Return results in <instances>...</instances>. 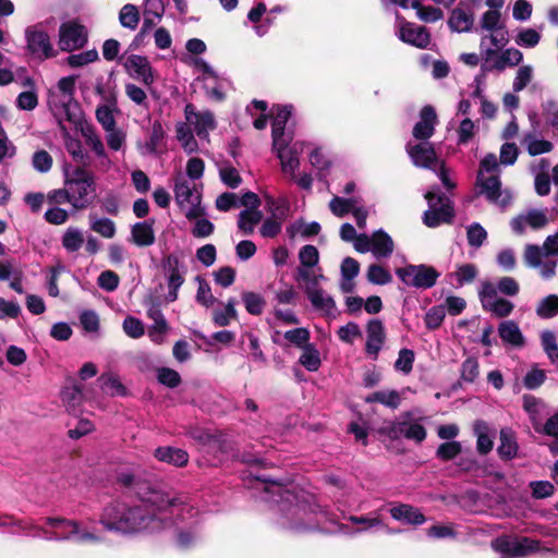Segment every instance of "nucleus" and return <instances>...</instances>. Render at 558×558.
<instances>
[{
	"mask_svg": "<svg viewBox=\"0 0 558 558\" xmlns=\"http://www.w3.org/2000/svg\"><path fill=\"white\" fill-rule=\"evenodd\" d=\"M134 490L140 505L116 501L104 509L100 523L106 530L123 534L155 533L170 527L173 517L192 515L193 507L187 498L165 486L138 482Z\"/></svg>",
	"mask_w": 558,
	"mask_h": 558,
	"instance_id": "1",
	"label": "nucleus"
},
{
	"mask_svg": "<svg viewBox=\"0 0 558 558\" xmlns=\"http://www.w3.org/2000/svg\"><path fill=\"white\" fill-rule=\"evenodd\" d=\"M265 492L280 496V524L283 527L300 532L315 526L313 521L315 511L304 502L299 501L292 493L283 492L281 486L275 483L267 486Z\"/></svg>",
	"mask_w": 558,
	"mask_h": 558,
	"instance_id": "2",
	"label": "nucleus"
},
{
	"mask_svg": "<svg viewBox=\"0 0 558 558\" xmlns=\"http://www.w3.org/2000/svg\"><path fill=\"white\" fill-rule=\"evenodd\" d=\"M185 122H179L175 126L177 138L183 149L192 154L198 149L197 142L192 130L199 138H207L208 133L216 128L213 112L209 110H197L192 104L184 108Z\"/></svg>",
	"mask_w": 558,
	"mask_h": 558,
	"instance_id": "3",
	"label": "nucleus"
},
{
	"mask_svg": "<svg viewBox=\"0 0 558 558\" xmlns=\"http://www.w3.org/2000/svg\"><path fill=\"white\" fill-rule=\"evenodd\" d=\"M64 180L70 192V205L73 210H84L94 203L97 186L93 172L83 167H74L65 170Z\"/></svg>",
	"mask_w": 558,
	"mask_h": 558,
	"instance_id": "4",
	"label": "nucleus"
},
{
	"mask_svg": "<svg viewBox=\"0 0 558 558\" xmlns=\"http://www.w3.org/2000/svg\"><path fill=\"white\" fill-rule=\"evenodd\" d=\"M45 524L56 530V533L46 536L47 541H72L77 544H98L102 541L94 526H88L81 521L48 517L45 519Z\"/></svg>",
	"mask_w": 558,
	"mask_h": 558,
	"instance_id": "5",
	"label": "nucleus"
},
{
	"mask_svg": "<svg viewBox=\"0 0 558 558\" xmlns=\"http://www.w3.org/2000/svg\"><path fill=\"white\" fill-rule=\"evenodd\" d=\"M524 262L527 267L537 268L543 279H551L558 264V231L548 235L543 246L527 244L524 248Z\"/></svg>",
	"mask_w": 558,
	"mask_h": 558,
	"instance_id": "6",
	"label": "nucleus"
},
{
	"mask_svg": "<svg viewBox=\"0 0 558 558\" xmlns=\"http://www.w3.org/2000/svg\"><path fill=\"white\" fill-rule=\"evenodd\" d=\"M75 81L74 75L63 77L49 92L48 104L53 113L69 121H76L77 105L73 101Z\"/></svg>",
	"mask_w": 558,
	"mask_h": 558,
	"instance_id": "7",
	"label": "nucleus"
},
{
	"mask_svg": "<svg viewBox=\"0 0 558 558\" xmlns=\"http://www.w3.org/2000/svg\"><path fill=\"white\" fill-rule=\"evenodd\" d=\"M173 190L175 201L187 219L197 218L204 214L201 207V189L196 182L189 181L182 173H179L174 178Z\"/></svg>",
	"mask_w": 558,
	"mask_h": 558,
	"instance_id": "8",
	"label": "nucleus"
},
{
	"mask_svg": "<svg viewBox=\"0 0 558 558\" xmlns=\"http://www.w3.org/2000/svg\"><path fill=\"white\" fill-rule=\"evenodd\" d=\"M425 198L428 203V209L423 215V222L427 227L435 228L451 220L453 208L447 196L428 191L425 194Z\"/></svg>",
	"mask_w": 558,
	"mask_h": 558,
	"instance_id": "9",
	"label": "nucleus"
},
{
	"mask_svg": "<svg viewBox=\"0 0 558 558\" xmlns=\"http://www.w3.org/2000/svg\"><path fill=\"white\" fill-rule=\"evenodd\" d=\"M396 274L404 284L417 289L434 287L439 277V272L434 267L424 264L398 268Z\"/></svg>",
	"mask_w": 558,
	"mask_h": 558,
	"instance_id": "10",
	"label": "nucleus"
},
{
	"mask_svg": "<svg viewBox=\"0 0 558 558\" xmlns=\"http://www.w3.org/2000/svg\"><path fill=\"white\" fill-rule=\"evenodd\" d=\"M492 548L501 554L500 558H521L539 549V542L523 538L501 536L492 542Z\"/></svg>",
	"mask_w": 558,
	"mask_h": 558,
	"instance_id": "11",
	"label": "nucleus"
},
{
	"mask_svg": "<svg viewBox=\"0 0 558 558\" xmlns=\"http://www.w3.org/2000/svg\"><path fill=\"white\" fill-rule=\"evenodd\" d=\"M395 248L391 236L383 230L375 231L372 235L361 233L355 243L359 253L371 252L376 258L389 257Z\"/></svg>",
	"mask_w": 558,
	"mask_h": 558,
	"instance_id": "12",
	"label": "nucleus"
},
{
	"mask_svg": "<svg viewBox=\"0 0 558 558\" xmlns=\"http://www.w3.org/2000/svg\"><path fill=\"white\" fill-rule=\"evenodd\" d=\"M272 147L280 160L281 171L290 179H295L304 144L301 142L292 143V141L278 142L276 140V143H272Z\"/></svg>",
	"mask_w": 558,
	"mask_h": 558,
	"instance_id": "13",
	"label": "nucleus"
},
{
	"mask_svg": "<svg viewBox=\"0 0 558 558\" xmlns=\"http://www.w3.org/2000/svg\"><path fill=\"white\" fill-rule=\"evenodd\" d=\"M478 298L483 308L499 318L509 316L514 307L512 302L498 296L497 289L490 281L481 283Z\"/></svg>",
	"mask_w": 558,
	"mask_h": 558,
	"instance_id": "14",
	"label": "nucleus"
},
{
	"mask_svg": "<svg viewBox=\"0 0 558 558\" xmlns=\"http://www.w3.org/2000/svg\"><path fill=\"white\" fill-rule=\"evenodd\" d=\"M25 40L26 49L33 57L46 60L56 56L49 35L38 25L25 29Z\"/></svg>",
	"mask_w": 558,
	"mask_h": 558,
	"instance_id": "15",
	"label": "nucleus"
},
{
	"mask_svg": "<svg viewBox=\"0 0 558 558\" xmlns=\"http://www.w3.org/2000/svg\"><path fill=\"white\" fill-rule=\"evenodd\" d=\"M390 434L395 438L404 437L417 444L426 438V429L418 420L412 417L410 412H407L395 421L390 427Z\"/></svg>",
	"mask_w": 558,
	"mask_h": 558,
	"instance_id": "16",
	"label": "nucleus"
},
{
	"mask_svg": "<svg viewBox=\"0 0 558 558\" xmlns=\"http://www.w3.org/2000/svg\"><path fill=\"white\" fill-rule=\"evenodd\" d=\"M477 182L481 186V193H483L489 202L502 208L511 203L512 195L508 190H501V182L498 174L485 177L484 173L480 171Z\"/></svg>",
	"mask_w": 558,
	"mask_h": 558,
	"instance_id": "17",
	"label": "nucleus"
},
{
	"mask_svg": "<svg viewBox=\"0 0 558 558\" xmlns=\"http://www.w3.org/2000/svg\"><path fill=\"white\" fill-rule=\"evenodd\" d=\"M87 41L85 27L75 21L62 23L59 28V47L63 51H72Z\"/></svg>",
	"mask_w": 558,
	"mask_h": 558,
	"instance_id": "18",
	"label": "nucleus"
},
{
	"mask_svg": "<svg viewBox=\"0 0 558 558\" xmlns=\"http://www.w3.org/2000/svg\"><path fill=\"white\" fill-rule=\"evenodd\" d=\"M407 151L414 166L420 168L436 171V166L441 161L438 159L433 144L426 141L417 144L409 143Z\"/></svg>",
	"mask_w": 558,
	"mask_h": 558,
	"instance_id": "19",
	"label": "nucleus"
},
{
	"mask_svg": "<svg viewBox=\"0 0 558 558\" xmlns=\"http://www.w3.org/2000/svg\"><path fill=\"white\" fill-rule=\"evenodd\" d=\"M548 223V217L546 210L530 209L510 221L511 229L518 234H523L526 227L533 230H539Z\"/></svg>",
	"mask_w": 558,
	"mask_h": 558,
	"instance_id": "20",
	"label": "nucleus"
},
{
	"mask_svg": "<svg viewBox=\"0 0 558 558\" xmlns=\"http://www.w3.org/2000/svg\"><path fill=\"white\" fill-rule=\"evenodd\" d=\"M488 35H484L481 39V52L486 61H493L498 51L508 43V33L504 28L488 31Z\"/></svg>",
	"mask_w": 558,
	"mask_h": 558,
	"instance_id": "21",
	"label": "nucleus"
},
{
	"mask_svg": "<svg viewBox=\"0 0 558 558\" xmlns=\"http://www.w3.org/2000/svg\"><path fill=\"white\" fill-rule=\"evenodd\" d=\"M398 36L402 41L417 48H426L430 41V36L427 29L424 26L413 23L401 24Z\"/></svg>",
	"mask_w": 558,
	"mask_h": 558,
	"instance_id": "22",
	"label": "nucleus"
},
{
	"mask_svg": "<svg viewBox=\"0 0 558 558\" xmlns=\"http://www.w3.org/2000/svg\"><path fill=\"white\" fill-rule=\"evenodd\" d=\"M437 114L432 106H425L420 112V120L413 128V136L420 141H426L432 137L437 124Z\"/></svg>",
	"mask_w": 558,
	"mask_h": 558,
	"instance_id": "23",
	"label": "nucleus"
},
{
	"mask_svg": "<svg viewBox=\"0 0 558 558\" xmlns=\"http://www.w3.org/2000/svg\"><path fill=\"white\" fill-rule=\"evenodd\" d=\"M291 113L292 106L290 105H278L274 107L272 143H276V140H278V142L292 141V136L284 133L286 123Z\"/></svg>",
	"mask_w": 558,
	"mask_h": 558,
	"instance_id": "24",
	"label": "nucleus"
},
{
	"mask_svg": "<svg viewBox=\"0 0 558 558\" xmlns=\"http://www.w3.org/2000/svg\"><path fill=\"white\" fill-rule=\"evenodd\" d=\"M202 83L206 95L217 101H220L226 96L228 82L219 80L217 72H203L202 76L197 78Z\"/></svg>",
	"mask_w": 558,
	"mask_h": 558,
	"instance_id": "25",
	"label": "nucleus"
},
{
	"mask_svg": "<svg viewBox=\"0 0 558 558\" xmlns=\"http://www.w3.org/2000/svg\"><path fill=\"white\" fill-rule=\"evenodd\" d=\"M384 340L385 330L383 323L378 319H372L367 325L366 352L376 359Z\"/></svg>",
	"mask_w": 558,
	"mask_h": 558,
	"instance_id": "26",
	"label": "nucleus"
},
{
	"mask_svg": "<svg viewBox=\"0 0 558 558\" xmlns=\"http://www.w3.org/2000/svg\"><path fill=\"white\" fill-rule=\"evenodd\" d=\"M523 408L529 414L534 429L538 433H543V418L546 414L545 404L535 397L524 396Z\"/></svg>",
	"mask_w": 558,
	"mask_h": 558,
	"instance_id": "27",
	"label": "nucleus"
},
{
	"mask_svg": "<svg viewBox=\"0 0 558 558\" xmlns=\"http://www.w3.org/2000/svg\"><path fill=\"white\" fill-rule=\"evenodd\" d=\"M389 512L395 520L409 524L420 525L426 521L424 514L417 508L405 504L390 508Z\"/></svg>",
	"mask_w": 558,
	"mask_h": 558,
	"instance_id": "28",
	"label": "nucleus"
},
{
	"mask_svg": "<svg viewBox=\"0 0 558 558\" xmlns=\"http://www.w3.org/2000/svg\"><path fill=\"white\" fill-rule=\"evenodd\" d=\"M311 304L316 311L322 312L327 316H335L336 303L332 296L325 292L322 288L308 291L306 293Z\"/></svg>",
	"mask_w": 558,
	"mask_h": 558,
	"instance_id": "29",
	"label": "nucleus"
},
{
	"mask_svg": "<svg viewBox=\"0 0 558 558\" xmlns=\"http://www.w3.org/2000/svg\"><path fill=\"white\" fill-rule=\"evenodd\" d=\"M326 278L320 272L319 268L316 267H298L295 271V280L301 283L305 293H308L311 290H315L319 287L320 281H324Z\"/></svg>",
	"mask_w": 558,
	"mask_h": 558,
	"instance_id": "30",
	"label": "nucleus"
},
{
	"mask_svg": "<svg viewBox=\"0 0 558 558\" xmlns=\"http://www.w3.org/2000/svg\"><path fill=\"white\" fill-rule=\"evenodd\" d=\"M155 458L160 462L171 464L173 466H184L189 462V453L180 448L159 447L155 450Z\"/></svg>",
	"mask_w": 558,
	"mask_h": 558,
	"instance_id": "31",
	"label": "nucleus"
},
{
	"mask_svg": "<svg viewBox=\"0 0 558 558\" xmlns=\"http://www.w3.org/2000/svg\"><path fill=\"white\" fill-rule=\"evenodd\" d=\"M498 333L505 343L517 348L524 345V337L519 328V325L513 320H504L500 323L498 326Z\"/></svg>",
	"mask_w": 558,
	"mask_h": 558,
	"instance_id": "32",
	"label": "nucleus"
},
{
	"mask_svg": "<svg viewBox=\"0 0 558 558\" xmlns=\"http://www.w3.org/2000/svg\"><path fill=\"white\" fill-rule=\"evenodd\" d=\"M101 390L111 397L126 396V388L121 383L120 378L113 373H105L97 379Z\"/></svg>",
	"mask_w": 558,
	"mask_h": 558,
	"instance_id": "33",
	"label": "nucleus"
},
{
	"mask_svg": "<svg viewBox=\"0 0 558 558\" xmlns=\"http://www.w3.org/2000/svg\"><path fill=\"white\" fill-rule=\"evenodd\" d=\"M186 50L194 54L189 58L187 64L194 66L195 70H210V66L198 56L206 51V44L198 38L189 39L185 45Z\"/></svg>",
	"mask_w": 558,
	"mask_h": 558,
	"instance_id": "34",
	"label": "nucleus"
},
{
	"mask_svg": "<svg viewBox=\"0 0 558 558\" xmlns=\"http://www.w3.org/2000/svg\"><path fill=\"white\" fill-rule=\"evenodd\" d=\"M165 13V4L162 0H146L144 3V26L150 28L161 20Z\"/></svg>",
	"mask_w": 558,
	"mask_h": 558,
	"instance_id": "35",
	"label": "nucleus"
},
{
	"mask_svg": "<svg viewBox=\"0 0 558 558\" xmlns=\"http://www.w3.org/2000/svg\"><path fill=\"white\" fill-rule=\"evenodd\" d=\"M401 392L397 390H379L365 398L367 403L378 402L391 409H397L401 403Z\"/></svg>",
	"mask_w": 558,
	"mask_h": 558,
	"instance_id": "36",
	"label": "nucleus"
},
{
	"mask_svg": "<svg viewBox=\"0 0 558 558\" xmlns=\"http://www.w3.org/2000/svg\"><path fill=\"white\" fill-rule=\"evenodd\" d=\"M448 24L456 32H468L473 25V14L457 8L452 10Z\"/></svg>",
	"mask_w": 558,
	"mask_h": 558,
	"instance_id": "37",
	"label": "nucleus"
},
{
	"mask_svg": "<svg viewBox=\"0 0 558 558\" xmlns=\"http://www.w3.org/2000/svg\"><path fill=\"white\" fill-rule=\"evenodd\" d=\"M132 239L138 246H149L155 242V234L150 223L138 222L132 228Z\"/></svg>",
	"mask_w": 558,
	"mask_h": 558,
	"instance_id": "38",
	"label": "nucleus"
},
{
	"mask_svg": "<svg viewBox=\"0 0 558 558\" xmlns=\"http://www.w3.org/2000/svg\"><path fill=\"white\" fill-rule=\"evenodd\" d=\"M287 231L291 239L296 236L306 239L318 234L320 231V225L316 221L306 222L304 220H298L292 223Z\"/></svg>",
	"mask_w": 558,
	"mask_h": 558,
	"instance_id": "39",
	"label": "nucleus"
},
{
	"mask_svg": "<svg viewBox=\"0 0 558 558\" xmlns=\"http://www.w3.org/2000/svg\"><path fill=\"white\" fill-rule=\"evenodd\" d=\"M81 132L86 145L90 147L95 155L99 158L106 159V149L96 130L90 125H86L81 129Z\"/></svg>",
	"mask_w": 558,
	"mask_h": 558,
	"instance_id": "40",
	"label": "nucleus"
},
{
	"mask_svg": "<svg viewBox=\"0 0 558 558\" xmlns=\"http://www.w3.org/2000/svg\"><path fill=\"white\" fill-rule=\"evenodd\" d=\"M61 243L66 252H77L84 243L82 230L76 227H69L62 235Z\"/></svg>",
	"mask_w": 558,
	"mask_h": 558,
	"instance_id": "41",
	"label": "nucleus"
},
{
	"mask_svg": "<svg viewBox=\"0 0 558 558\" xmlns=\"http://www.w3.org/2000/svg\"><path fill=\"white\" fill-rule=\"evenodd\" d=\"M299 362L308 372H316L320 367L322 360L318 350L314 344H307L302 349Z\"/></svg>",
	"mask_w": 558,
	"mask_h": 558,
	"instance_id": "42",
	"label": "nucleus"
},
{
	"mask_svg": "<svg viewBox=\"0 0 558 558\" xmlns=\"http://www.w3.org/2000/svg\"><path fill=\"white\" fill-rule=\"evenodd\" d=\"M90 229L106 239H112L116 235V223L109 218H100L89 215Z\"/></svg>",
	"mask_w": 558,
	"mask_h": 558,
	"instance_id": "43",
	"label": "nucleus"
},
{
	"mask_svg": "<svg viewBox=\"0 0 558 558\" xmlns=\"http://www.w3.org/2000/svg\"><path fill=\"white\" fill-rule=\"evenodd\" d=\"M61 400L69 409H75L83 400V387L77 383L66 386L61 391Z\"/></svg>",
	"mask_w": 558,
	"mask_h": 558,
	"instance_id": "44",
	"label": "nucleus"
},
{
	"mask_svg": "<svg viewBox=\"0 0 558 558\" xmlns=\"http://www.w3.org/2000/svg\"><path fill=\"white\" fill-rule=\"evenodd\" d=\"M522 143L532 156L549 153L554 147L549 141L537 138L532 133L525 134Z\"/></svg>",
	"mask_w": 558,
	"mask_h": 558,
	"instance_id": "45",
	"label": "nucleus"
},
{
	"mask_svg": "<svg viewBox=\"0 0 558 558\" xmlns=\"http://www.w3.org/2000/svg\"><path fill=\"white\" fill-rule=\"evenodd\" d=\"M262 220V213L254 209H244L239 215L238 226L245 234H252Z\"/></svg>",
	"mask_w": 558,
	"mask_h": 558,
	"instance_id": "46",
	"label": "nucleus"
},
{
	"mask_svg": "<svg viewBox=\"0 0 558 558\" xmlns=\"http://www.w3.org/2000/svg\"><path fill=\"white\" fill-rule=\"evenodd\" d=\"M536 315L543 319H548L558 315V295L549 294L543 298L536 306Z\"/></svg>",
	"mask_w": 558,
	"mask_h": 558,
	"instance_id": "47",
	"label": "nucleus"
},
{
	"mask_svg": "<svg viewBox=\"0 0 558 558\" xmlns=\"http://www.w3.org/2000/svg\"><path fill=\"white\" fill-rule=\"evenodd\" d=\"M235 300L230 299L226 304L225 310H216L213 313V320L216 326L225 327L228 326L231 320L236 319L238 312L235 310Z\"/></svg>",
	"mask_w": 558,
	"mask_h": 558,
	"instance_id": "48",
	"label": "nucleus"
},
{
	"mask_svg": "<svg viewBox=\"0 0 558 558\" xmlns=\"http://www.w3.org/2000/svg\"><path fill=\"white\" fill-rule=\"evenodd\" d=\"M478 275V269L473 264H462L457 267V270L451 274L458 287H462L466 283H471L475 280Z\"/></svg>",
	"mask_w": 558,
	"mask_h": 558,
	"instance_id": "49",
	"label": "nucleus"
},
{
	"mask_svg": "<svg viewBox=\"0 0 558 558\" xmlns=\"http://www.w3.org/2000/svg\"><path fill=\"white\" fill-rule=\"evenodd\" d=\"M474 433L477 437L476 449L481 454H486L493 449V438L487 433V425L484 422H476Z\"/></svg>",
	"mask_w": 558,
	"mask_h": 558,
	"instance_id": "50",
	"label": "nucleus"
},
{
	"mask_svg": "<svg viewBox=\"0 0 558 558\" xmlns=\"http://www.w3.org/2000/svg\"><path fill=\"white\" fill-rule=\"evenodd\" d=\"M165 267L169 271V288L179 289L184 282L182 272L179 269V258L177 256H168L165 262Z\"/></svg>",
	"mask_w": 558,
	"mask_h": 558,
	"instance_id": "51",
	"label": "nucleus"
},
{
	"mask_svg": "<svg viewBox=\"0 0 558 558\" xmlns=\"http://www.w3.org/2000/svg\"><path fill=\"white\" fill-rule=\"evenodd\" d=\"M120 24L131 31L136 29L140 23V12L134 4H125L119 13Z\"/></svg>",
	"mask_w": 558,
	"mask_h": 558,
	"instance_id": "52",
	"label": "nucleus"
},
{
	"mask_svg": "<svg viewBox=\"0 0 558 558\" xmlns=\"http://www.w3.org/2000/svg\"><path fill=\"white\" fill-rule=\"evenodd\" d=\"M498 452L501 458L512 459L518 452V445L514 440L513 435L509 430L500 432V445Z\"/></svg>",
	"mask_w": 558,
	"mask_h": 558,
	"instance_id": "53",
	"label": "nucleus"
},
{
	"mask_svg": "<svg viewBox=\"0 0 558 558\" xmlns=\"http://www.w3.org/2000/svg\"><path fill=\"white\" fill-rule=\"evenodd\" d=\"M356 198H342L335 196L329 203V209L337 217H344L348 213H351L354 206L357 204Z\"/></svg>",
	"mask_w": 558,
	"mask_h": 558,
	"instance_id": "54",
	"label": "nucleus"
},
{
	"mask_svg": "<svg viewBox=\"0 0 558 558\" xmlns=\"http://www.w3.org/2000/svg\"><path fill=\"white\" fill-rule=\"evenodd\" d=\"M541 32L535 28H523L518 32L515 43L523 48H534L541 41Z\"/></svg>",
	"mask_w": 558,
	"mask_h": 558,
	"instance_id": "55",
	"label": "nucleus"
},
{
	"mask_svg": "<svg viewBox=\"0 0 558 558\" xmlns=\"http://www.w3.org/2000/svg\"><path fill=\"white\" fill-rule=\"evenodd\" d=\"M541 342L550 362L556 363L558 361V344L554 332L550 330L542 331Z\"/></svg>",
	"mask_w": 558,
	"mask_h": 558,
	"instance_id": "56",
	"label": "nucleus"
},
{
	"mask_svg": "<svg viewBox=\"0 0 558 558\" xmlns=\"http://www.w3.org/2000/svg\"><path fill=\"white\" fill-rule=\"evenodd\" d=\"M366 278L374 284H387L392 280L390 272L380 265L372 264L367 268Z\"/></svg>",
	"mask_w": 558,
	"mask_h": 558,
	"instance_id": "57",
	"label": "nucleus"
},
{
	"mask_svg": "<svg viewBox=\"0 0 558 558\" xmlns=\"http://www.w3.org/2000/svg\"><path fill=\"white\" fill-rule=\"evenodd\" d=\"M299 267H316L319 262V253L318 250L314 245H304L299 251Z\"/></svg>",
	"mask_w": 558,
	"mask_h": 558,
	"instance_id": "58",
	"label": "nucleus"
},
{
	"mask_svg": "<svg viewBox=\"0 0 558 558\" xmlns=\"http://www.w3.org/2000/svg\"><path fill=\"white\" fill-rule=\"evenodd\" d=\"M98 59V52L96 49L82 51L78 53L71 54L66 58L68 65L71 68L85 66Z\"/></svg>",
	"mask_w": 558,
	"mask_h": 558,
	"instance_id": "59",
	"label": "nucleus"
},
{
	"mask_svg": "<svg viewBox=\"0 0 558 558\" xmlns=\"http://www.w3.org/2000/svg\"><path fill=\"white\" fill-rule=\"evenodd\" d=\"M12 525H17L21 527V530L29 533L34 537L43 536V538L46 539L47 535H50L51 533H56V530H52L50 526L47 525V527L40 526L36 524L33 520L27 521H16L13 520Z\"/></svg>",
	"mask_w": 558,
	"mask_h": 558,
	"instance_id": "60",
	"label": "nucleus"
},
{
	"mask_svg": "<svg viewBox=\"0 0 558 558\" xmlns=\"http://www.w3.org/2000/svg\"><path fill=\"white\" fill-rule=\"evenodd\" d=\"M242 300L245 305L246 311L252 315H259L262 314L265 301L264 299L254 292H244L242 294Z\"/></svg>",
	"mask_w": 558,
	"mask_h": 558,
	"instance_id": "61",
	"label": "nucleus"
},
{
	"mask_svg": "<svg viewBox=\"0 0 558 558\" xmlns=\"http://www.w3.org/2000/svg\"><path fill=\"white\" fill-rule=\"evenodd\" d=\"M64 145L68 150V153L77 161L85 163L87 159V155L84 151L82 144L78 140L72 137L69 135V133H65L64 135Z\"/></svg>",
	"mask_w": 558,
	"mask_h": 558,
	"instance_id": "62",
	"label": "nucleus"
},
{
	"mask_svg": "<svg viewBox=\"0 0 558 558\" xmlns=\"http://www.w3.org/2000/svg\"><path fill=\"white\" fill-rule=\"evenodd\" d=\"M96 119L101 124L105 131L117 128L116 119L113 116V108L109 105H101L97 107Z\"/></svg>",
	"mask_w": 558,
	"mask_h": 558,
	"instance_id": "63",
	"label": "nucleus"
},
{
	"mask_svg": "<svg viewBox=\"0 0 558 558\" xmlns=\"http://www.w3.org/2000/svg\"><path fill=\"white\" fill-rule=\"evenodd\" d=\"M191 220H194V226L191 230L193 236L204 239L213 234L215 230L214 223L208 219L203 218L202 215L197 218H192Z\"/></svg>",
	"mask_w": 558,
	"mask_h": 558,
	"instance_id": "64",
	"label": "nucleus"
}]
</instances>
